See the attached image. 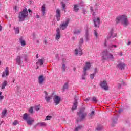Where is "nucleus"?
<instances>
[{"label": "nucleus", "mask_w": 131, "mask_h": 131, "mask_svg": "<svg viewBox=\"0 0 131 131\" xmlns=\"http://www.w3.org/2000/svg\"><path fill=\"white\" fill-rule=\"evenodd\" d=\"M120 21L123 26L126 27L129 25L128 18H127V16H126L125 14L120 15L116 18V24H118Z\"/></svg>", "instance_id": "nucleus-1"}, {"label": "nucleus", "mask_w": 131, "mask_h": 131, "mask_svg": "<svg viewBox=\"0 0 131 131\" xmlns=\"http://www.w3.org/2000/svg\"><path fill=\"white\" fill-rule=\"evenodd\" d=\"M85 107H82L81 108H80L79 111L77 112V115L79 117V120H77V123H78V122L79 121H82L83 119L88 116V113L85 112Z\"/></svg>", "instance_id": "nucleus-2"}, {"label": "nucleus", "mask_w": 131, "mask_h": 131, "mask_svg": "<svg viewBox=\"0 0 131 131\" xmlns=\"http://www.w3.org/2000/svg\"><path fill=\"white\" fill-rule=\"evenodd\" d=\"M28 17V11L27 8L25 7L21 12H20L18 15V18L19 22H23L25 20V18Z\"/></svg>", "instance_id": "nucleus-3"}, {"label": "nucleus", "mask_w": 131, "mask_h": 131, "mask_svg": "<svg viewBox=\"0 0 131 131\" xmlns=\"http://www.w3.org/2000/svg\"><path fill=\"white\" fill-rule=\"evenodd\" d=\"M113 60V55L111 54V53H109V52L107 51H103L102 52V62L103 63H105V61L107 60Z\"/></svg>", "instance_id": "nucleus-4"}, {"label": "nucleus", "mask_w": 131, "mask_h": 131, "mask_svg": "<svg viewBox=\"0 0 131 131\" xmlns=\"http://www.w3.org/2000/svg\"><path fill=\"white\" fill-rule=\"evenodd\" d=\"M23 118L24 120H26V121H27L28 125H32V123L34 122V119H33V118L28 117L27 113L24 114Z\"/></svg>", "instance_id": "nucleus-5"}, {"label": "nucleus", "mask_w": 131, "mask_h": 131, "mask_svg": "<svg viewBox=\"0 0 131 131\" xmlns=\"http://www.w3.org/2000/svg\"><path fill=\"white\" fill-rule=\"evenodd\" d=\"M69 19H67L65 22H63L62 24L60 25L59 27L62 30H65L69 24Z\"/></svg>", "instance_id": "nucleus-6"}, {"label": "nucleus", "mask_w": 131, "mask_h": 131, "mask_svg": "<svg viewBox=\"0 0 131 131\" xmlns=\"http://www.w3.org/2000/svg\"><path fill=\"white\" fill-rule=\"evenodd\" d=\"M53 101L55 103V105L57 106V105H59L60 104V102H61V97L59 96L54 95Z\"/></svg>", "instance_id": "nucleus-7"}, {"label": "nucleus", "mask_w": 131, "mask_h": 131, "mask_svg": "<svg viewBox=\"0 0 131 131\" xmlns=\"http://www.w3.org/2000/svg\"><path fill=\"white\" fill-rule=\"evenodd\" d=\"M77 97L75 96L74 97V101L73 103V106L72 107V110L73 111L74 110H76L77 109V105H78V102H77Z\"/></svg>", "instance_id": "nucleus-8"}, {"label": "nucleus", "mask_w": 131, "mask_h": 131, "mask_svg": "<svg viewBox=\"0 0 131 131\" xmlns=\"http://www.w3.org/2000/svg\"><path fill=\"white\" fill-rule=\"evenodd\" d=\"M100 85L102 89H103L105 91H108L109 90V87H108V84L105 81L101 82L100 84Z\"/></svg>", "instance_id": "nucleus-9"}, {"label": "nucleus", "mask_w": 131, "mask_h": 131, "mask_svg": "<svg viewBox=\"0 0 131 131\" xmlns=\"http://www.w3.org/2000/svg\"><path fill=\"white\" fill-rule=\"evenodd\" d=\"M95 27H98L100 28V25L101 24V20L99 17H97V19H94L93 20Z\"/></svg>", "instance_id": "nucleus-10"}, {"label": "nucleus", "mask_w": 131, "mask_h": 131, "mask_svg": "<svg viewBox=\"0 0 131 131\" xmlns=\"http://www.w3.org/2000/svg\"><path fill=\"white\" fill-rule=\"evenodd\" d=\"M55 17L57 21H60L61 19V11L59 9H56Z\"/></svg>", "instance_id": "nucleus-11"}, {"label": "nucleus", "mask_w": 131, "mask_h": 131, "mask_svg": "<svg viewBox=\"0 0 131 131\" xmlns=\"http://www.w3.org/2000/svg\"><path fill=\"white\" fill-rule=\"evenodd\" d=\"M113 29H112L110 31L108 35L107 36V39L109 38H114V37H116V34L113 33Z\"/></svg>", "instance_id": "nucleus-12"}, {"label": "nucleus", "mask_w": 131, "mask_h": 131, "mask_svg": "<svg viewBox=\"0 0 131 131\" xmlns=\"http://www.w3.org/2000/svg\"><path fill=\"white\" fill-rule=\"evenodd\" d=\"M79 55V56H82V55L83 54L82 53V50L81 49L80 47H79V50L77 49H76L75 50V55H76V56H77V55Z\"/></svg>", "instance_id": "nucleus-13"}, {"label": "nucleus", "mask_w": 131, "mask_h": 131, "mask_svg": "<svg viewBox=\"0 0 131 131\" xmlns=\"http://www.w3.org/2000/svg\"><path fill=\"white\" fill-rule=\"evenodd\" d=\"M117 67L120 70H122V69H124L125 67V64L120 62L117 64Z\"/></svg>", "instance_id": "nucleus-14"}, {"label": "nucleus", "mask_w": 131, "mask_h": 131, "mask_svg": "<svg viewBox=\"0 0 131 131\" xmlns=\"http://www.w3.org/2000/svg\"><path fill=\"white\" fill-rule=\"evenodd\" d=\"M45 81V78H43V75H40L38 77V82L39 84H42Z\"/></svg>", "instance_id": "nucleus-15"}, {"label": "nucleus", "mask_w": 131, "mask_h": 131, "mask_svg": "<svg viewBox=\"0 0 131 131\" xmlns=\"http://www.w3.org/2000/svg\"><path fill=\"white\" fill-rule=\"evenodd\" d=\"M56 38L57 39H60V37H61V34L60 33V29L59 28H57L56 29Z\"/></svg>", "instance_id": "nucleus-16"}, {"label": "nucleus", "mask_w": 131, "mask_h": 131, "mask_svg": "<svg viewBox=\"0 0 131 131\" xmlns=\"http://www.w3.org/2000/svg\"><path fill=\"white\" fill-rule=\"evenodd\" d=\"M73 11L74 12H75V13H77L78 11H79V6H78V5H74Z\"/></svg>", "instance_id": "nucleus-17"}, {"label": "nucleus", "mask_w": 131, "mask_h": 131, "mask_svg": "<svg viewBox=\"0 0 131 131\" xmlns=\"http://www.w3.org/2000/svg\"><path fill=\"white\" fill-rule=\"evenodd\" d=\"M117 123V118H116V117H113L112 118V126H114L115 124Z\"/></svg>", "instance_id": "nucleus-18"}, {"label": "nucleus", "mask_w": 131, "mask_h": 131, "mask_svg": "<svg viewBox=\"0 0 131 131\" xmlns=\"http://www.w3.org/2000/svg\"><path fill=\"white\" fill-rule=\"evenodd\" d=\"M91 68V63L90 62H86L85 66L84 67L83 69L84 70H89Z\"/></svg>", "instance_id": "nucleus-19"}, {"label": "nucleus", "mask_w": 131, "mask_h": 131, "mask_svg": "<svg viewBox=\"0 0 131 131\" xmlns=\"http://www.w3.org/2000/svg\"><path fill=\"white\" fill-rule=\"evenodd\" d=\"M8 85V81L6 80H4V82L2 83V90H5V88Z\"/></svg>", "instance_id": "nucleus-20"}, {"label": "nucleus", "mask_w": 131, "mask_h": 131, "mask_svg": "<svg viewBox=\"0 0 131 131\" xmlns=\"http://www.w3.org/2000/svg\"><path fill=\"white\" fill-rule=\"evenodd\" d=\"M7 112L8 111L7 110V109H4L2 112L1 118H4L5 116H6V115H7Z\"/></svg>", "instance_id": "nucleus-21"}, {"label": "nucleus", "mask_w": 131, "mask_h": 131, "mask_svg": "<svg viewBox=\"0 0 131 131\" xmlns=\"http://www.w3.org/2000/svg\"><path fill=\"white\" fill-rule=\"evenodd\" d=\"M41 12L42 13V16H45L46 14V4H43L41 8Z\"/></svg>", "instance_id": "nucleus-22"}, {"label": "nucleus", "mask_w": 131, "mask_h": 131, "mask_svg": "<svg viewBox=\"0 0 131 131\" xmlns=\"http://www.w3.org/2000/svg\"><path fill=\"white\" fill-rule=\"evenodd\" d=\"M85 38L86 39V41L89 40V29H86L85 30Z\"/></svg>", "instance_id": "nucleus-23"}, {"label": "nucleus", "mask_w": 131, "mask_h": 131, "mask_svg": "<svg viewBox=\"0 0 131 131\" xmlns=\"http://www.w3.org/2000/svg\"><path fill=\"white\" fill-rule=\"evenodd\" d=\"M16 64L18 65H21V56H18L16 57Z\"/></svg>", "instance_id": "nucleus-24"}, {"label": "nucleus", "mask_w": 131, "mask_h": 131, "mask_svg": "<svg viewBox=\"0 0 131 131\" xmlns=\"http://www.w3.org/2000/svg\"><path fill=\"white\" fill-rule=\"evenodd\" d=\"M19 41L23 47H24L26 45L25 41L23 40V38L21 36L19 38Z\"/></svg>", "instance_id": "nucleus-25"}, {"label": "nucleus", "mask_w": 131, "mask_h": 131, "mask_svg": "<svg viewBox=\"0 0 131 131\" xmlns=\"http://www.w3.org/2000/svg\"><path fill=\"white\" fill-rule=\"evenodd\" d=\"M38 64H39L40 66H42L43 65V59H39L38 62H36V65H38Z\"/></svg>", "instance_id": "nucleus-26"}, {"label": "nucleus", "mask_w": 131, "mask_h": 131, "mask_svg": "<svg viewBox=\"0 0 131 131\" xmlns=\"http://www.w3.org/2000/svg\"><path fill=\"white\" fill-rule=\"evenodd\" d=\"M68 84H69L68 82H66L64 83V85L63 86V91H64L65 90H68V88H69V85Z\"/></svg>", "instance_id": "nucleus-27"}, {"label": "nucleus", "mask_w": 131, "mask_h": 131, "mask_svg": "<svg viewBox=\"0 0 131 131\" xmlns=\"http://www.w3.org/2000/svg\"><path fill=\"white\" fill-rule=\"evenodd\" d=\"M85 75H86V70L83 69V74L82 75V79L84 80L85 79Z\"/></svg>", "instance_id": "nucleus-28"}, {"label": "nucleus", "mask_w": 131, "mask_h": 131, "mask_svg": "<svg viewBox=\"0 0 131 131\" xmlns=\"http://www.w3.org/2000/svg\"><path fill=\"white\" fill-rule=\"evenodd\" d=\"M37 125H39V126L45 127V126H47V123L45 122L38 123Z\"/></svg>", "instance_id": "nucleus-29"}, {"label": "nucleus", "mask_w": 131, "mask_h": 131, "mask_svg": "<svg viewBox=\"0 0 131 131\" xmlns=\"http://www.w3.org/2000/svg\"><path fill=\"white\" fill-rule=\"evenodd\" d=\"M53 96H45V100H46V101L49 102L52 99Z\"/></svg>", "instance_id": "nucleus-30"}, {"label": "nucleus", "mask_w": 131, "mask_h": 131, "mask_svg": "<svg viewBox=\"0 0 131 131\" xmlns=\"http://www.w3.org/2000/svg\"><path fill=\"white\" fill-rule=\"evenodd\" d=\"M113 48H114L115 49H116V48H117V45H111L108 46V48L110 49V50H112Z\"/></svg>", "instance_id": "nucleus-31"}, {"label": "nucleus", "mask_w": 131, "mask_h": 131, "mask_svg": "<svg viewBox=\"0 0 131 131\" xmlns=\"http://www.w3.org/2000/svg\"><path fill=\"white\" fill-rule=\"evenodd\" d=\"M83 127V126L80 125L76 127V128L75 129L74 131H78V130H80V129H81V128H82Z\"/></svg>", "instance_id": "nucleus-32"}, {"label": "nucleus", "mask_w": 131, "mask_h": 131, "mask_svg": "<svg viewBox=\"0 0 131 131\" xmlns=\"http://www.w3.org/2000/svg\"><path fill=\"white\" fill-rule=\"evenodd\" d=\"M61 6H62V8L64 10V12H66V4H65V3L62 2Z\"/></svg>", "instance_id": "nucleus-33"}, {"label": "nucleus", "mask_w": 131, "mask_h": 131, "mask_svg": "<svg viewBox=\"0 0 131 131\" xmlns=\"http://www.w3.org/2000/svg\"><path fill=\"white\" fill-rule=\"evenodd\" d=\"M14 29L15 30V34H19L20 32V29L19 27L14 28Z\"/></svg>", "instance_id": "nucleus-34"}, {"label": "nucleus", "mask_w": 131, "mask_h": 131, "mask_svg": "<svg viewBox=\"0 0 131 131\" xmlns=\"http://www.w3.org/2000/svg\"><path fill=\"white\" fill-rule=\"evenodd\" d=\"M81 32V30H75L74 32V34H80V33Z\"/></svg>", "instance_id": "nucleus-35"}, {"label": "nucleus", "mask_w": 131, "mask_h": 131, "mask_svg": "<svg viewBox=\"0 0 131 131\" xmlns=\"http://www.w3.org/2000/svg\"><path fill=\"white\" fill-rule=\"evenodd\" d=\"M6 75L8 76L9 75V68L7 67L5 69Z\"/></svg>", "instance_id": "nucleus-36"}, {"label": "nucleus", "mask_w": 131, "mask_h": 131, "mask_svg": "<svg viewBox=\"0 0 131 131\" xmlns=\"http://www.w3.org/2000/svg\"><path fill=\"white\" fill-rule=\"evenodd\" d=\"M92 100L93 102H95V103H97V102H98V98L95 96L92 98Z\"/></svg>", "instance_id": "nucleus-37"}, {"label": "nucleus", "mask_w": 131, "mask_h": 131, "mask_svg": "<svg viewBox=\"0 0 131 131\" xmlns=\"http://www.w3.org/2000/svg\"><path fill=\"white\" fill-rule=\"evenodd\" d=\"M66 65L65 64H62V69L63 70V71H64V72H65V71H66Z\"/></svg>", "instance_id": "nucleus-38"}, {"label": "nucleus", "mask_w": 131, "mask_h": 131, "mask_svg": "<svg viewBox=\"0 0 131 131\" xmlns=\"http://www.w3.org/2000/svg\"><path fill=\"white\" fill-rule=\"evenodd\" d=\"M55 59L57 60V61H60V56H59V54H56Z\"/></svg>", "instance_id": "nucleus-39"}, {"label": "nucleus", "mask_w": 131, "mask_h": 131, "mask_svg": "<svg viewBox=\"0 0 131 131\" xmlns=\"http://www.w3.org/2000/svg\"><path fill=\"white\" fill-rule=\"evenodd\" d=\"M29 113H31V114H32L33 113V107H31L30 109H29Z\"/></svg>", "instance_id": "nucleus-40"}, {"label": "nucleus", "mask_w": 131, "mask_h": 131, "mask_svg": "<svg viewBox=\"0 0 131 131\" xmlns=\"http://www.w3.org/2000/svg\"><path fill=\"white\" fill-rule=\"evenodd\" d=\"M52 118V116H47L45 119V120H50Z\"/></svg>", "instance_id": "nucleus-41"}, {"label": "nucleus", "mask_w": 131, "mask_h": 131, "mask_svg": "<svg viewBox=\"0 0 131 131\" xmlns=\"http://www.w3.org/2000/svg\"><path fill=\"white\" fill-rule=\"evenodd\" d=\"M40 108V105H37L35 107V109L36 111H38Z\"/></svg>", "instance_id": "nucleus-42"}, {"label": "nucleus", "mask_w": 131, "mask_h": 131, "mask_svg": "<svg viewBox=\"0 0 131 131\" xmlns=\"http://www.w3.org/2000/svg\"><path fill=\"white\" fill-rule=\"evenodd\" d=\"M79 6L81 7H84L85 6V4L83 3V1H81V3L79 4Z\"/></svg>", "instance_id": "nucleus-43"}, {"label": "nucleus", "mask_w": 131, "mask_h": 131, "mask_svg": "<svg viewBox=\"0 0 131 131\" xmlns=\"http://www.w3.org/2000/svg\"><path fill=\"white\" fill-rule=\"evenodd\" d=\"M24 61H25V62H27V59H28L27 55L24 54Z\"/></svg>", "instance_id": "nucleus-44"}, {"label": "nucleus", "mask_w": 131, "mask_h": 131, "mask_svg": "<svg viewBox=\"0 0 131 131\" xmlns=\"http://www.w3.org/2000/svg\"><path fill=\"white\" fill-rule=\"evenodd\" d=\"M13 125H17V124H19V122L17 120H15L13 123Z\"/></svg>", "instance_id": "nucleus-45"}, {"label": "nucleus", "mask_w": 131, "mask_h": 131, "mask_svg": "<svg viewBox=\"0 0 131 131\" xmlns=\"http://www.w3.org/2000/svg\"><path fill=\"white\" fill-rule=\"evenodd\" d=\"M93 115H95V111H92L91 112V114H89V116H90V117H92V116H93Z\"/></svg>", "instance_id": "nucleus-46"}, {"label": "nucleus", "mask_w": 131, "mask_h": 131, "mask_svg": "<svg viewBox=\"0 0 131 131\" xmlns=\"http://www.w3.org/2000/svg\"><path fill=\"white\" fill-rule=\"evenodd\" d=\"M95 75H96V74L94 73L90 74V78H91V79H93L94 77H95Z\"/></svg>", "instance_id": "nucleus-47"}, {"label": "nucleus", "mask_w": 131, "mask_h": 131, "mask_svg": "<svg viewBox=\"0 0 131 131\" xmlns=\"http://www.w3.org/2000/svg\"><path fill=\"white\" fill-rule=\"evenodd\" d=\"M83 43V38H81L79 41V44L82 45Z\"/></svg>", "instance_id": "nucleus-48"}, {"label": "nucleus", "mask_w": 131, "mask_h": 131, "mask_svg": "<svg viewBox=\"0 0 131 131\" xmlns=\"http://www.w3.org/2000/svg\"><path fill=\"white\" fill-rule=\"evenodd\" d=\"M94 35L96 37H98V32H97V30H94Z\"/></svg>", "instance_id": "nucleus-49"}, {"label": "nucleus", "mask_w": 131, "mask_h": 131, "mask_svg": "<svg viewBox=\"0 0 131 131\" xmlns=\"http://www.w3.org/2000/svg\"><path fill=\"white\" fill-rule=\"evenodd\" d=\"M97 130L98 131H100V130H102L103 129V127H98L96 128Z\"/></svg>", "instance_id": "nucleus-50"}, {"label": "nucleus", "mask_w": 131, "mask_h": 131, "mask_svg": "<svg viewBox=\"0 0 131 131\" xmlns=\"http://www.w3.org/2000/svg\"><path fill=\"white\" fill-rule=\"evenodd\" d=\"M97 72H98V69H97V68H96L94 69V74L96 75V74H97Z\"/></svg>", "instance_id": "nucleus-51"}, {"label": "nucleus", "mask_w": 131, "mask_h": 131, "mask_svg": "<svg viewBox=\"0 0 131 131\" xmlns=\"http://www.w3.org/2000/svg\"><path fill=\"white\" fill-rule=\"evenodd\" d=\"M118 89H121V84L120 83L118 84Z\"/></svg>", "instance_id": "nucleus-52"}, {"label": "nucleus", "mask_w": 131, "mask_h": 131, "mask_svg": "<svg viewBox=\"0 0 131 131\" xmlns=\"http://www.w3.org/2000/svg\"><path fill=\"white\" fill-rule=\"evenodd\" d=\"M122 111H123V110L121 108L118 111V113L120 114V113H121V112H122Z\"/></svg>", "instance_id": "nucleus-53"}, {"label": "nucleus", "mask_w": 131, "mask_h": 131, "mask_svg": "<svg viewBox=\"0 0 131 131\" xmlns=\"http://www.w3.org/2000/svg\"><path fill=\"white\" fill-rule=\"evenodd\" d=\"M85 102H89V101H90V98L88 97L87 98H86L85 99H84Z\"/></svg>", "instance_id": "nucleus-54"}, {"label": "nucleus", "mask_w": 131, "mask_h": 131, "mask_svg": "<svg viewBox=\"0 0 131 131\" xmlns=\"http://www.w3.org/2000/svg\"><path fill=\"white\" fill-rule=\"evenodd\" d=\"M6 76V74L5 73V72H4L2 74V77H5Z\"/></svg>", "instance_id": "nucleus-55"}, {"label": "nucleus", "mask_w": 131, "mask_h": 131, "mask_svg": "<svg viewBox=\"0 0 131 131\" xmlns=\"http://www.w3.org/2000/svg\"><path fill=\"white\" fill-rule=\"evenodd\" d=\"M33 39H35V33H34L33 34Z\"/></svg>", "instance_id": "nucleus-56"}, {"label": "nucleus", "mask_w": 131, "mask_h": 131, "mask_svg": "<svg viewBox=\"0 0 131 131\" xmlns=\"http://www.w3.org/2000/svg\"><path fill=\"white\" fill-rule=\"evenodd\" d=\"M83 12L84 15H85L86 14V11H85V10L83 9Z\"/></svg>", "instance_id": "nucleus-57"}, {"label": "nucleus", "mask_w": 131, "mask_h": 131, "mask_svg": "<svg viewBox=\"0 0 131 131\" xmlns=\"http://www.w3.org/2000/svg\"><path fill=\"white\" fill-rule=\"evenodd\" d=\"M3 99H4V96L0 95V100H3Z\"/></svg>", "instance_id": "nucleus-58"}, {"label": "nucleus", "mask_w": 131, "mask_h": 131, "mask_svg": "<svg viewBox=\"0 0 131 131\" xmlns=\"http://www.w3.org/2000/svg\"><path fill=\"white\" fill-rule=\"evenodd\" d=\"M91 12H94V8L93 7H90Z\"/></svg>", "instance_id": "nucleus-59"}, {"label": "nucleus", "mask_w": 131, "mask_h": 131, "mask_svg": "<svg viewBox=\"0 0 131 131\" xmlns=\"http://www.w3.org/2000/svg\"><path fill=\"white\" fill-rule=\"evenodd\" d=\"M44 43H45V45H47V43H48V40L47 39L45 40Z\"/></svg>", "instance_id": "nucleus-60"}, {"label": "nucleus", "mask_w": 131, "mask_h": 131, "mask_svg": "<svg viewBox=\"0 0 131 131\" xmlns=\"http://www.w3.org/2000/svg\"><path fill=\"white\" fill-rule=\"evenodd\" d=\"M124 84H125V83L124 82H122L121 83V85L122 86H124Z\"/></svg>", "instance_id": "nucleus-61"}, {"label": "nucleus", "mask_w": 131, "mask_h": 131, "mask_svg": "<svg viewBox=\"0 0 131 131\" xmlns=\"http://www.w3.org/2000/svg\"><path fill=\"white\" fill-rule=\"evenodd\" d=\"M3 30V26L0 25V31H2Z\"/></svg>", "instance_id": "nucleus-62"}, {"label": "nucleus", "mask_w": 131, "mask_h": 131, "mask_svg": "<svg viewBox=\"0 0 131 131\" xmlns=\"http://www.w3.org/2000/svg\"><path fill=\"white\" fill-rule=\"evenodd\" d=\"M36 18H37V19L39 18V15H36Z\"/></svg>", "instance_id": "nucleus-63"}, {"label": "nucleus", "mask_w": 131, "mask_h": 131, "mask_svg": "<svg viewBox=\"0 0 131 131\" xmlns=\"http://www.w3.org/2000/svg\"><path fill=\"white\" fill-rule=\"evenodd\" d=\"M129 45H131V42L130 41H128L127 43V46H129Z\"/></svg>", "instance_id": "nucleus-64"}]
</instances>
